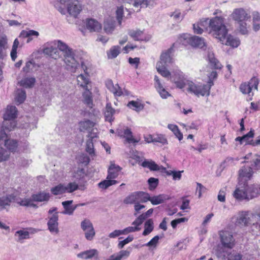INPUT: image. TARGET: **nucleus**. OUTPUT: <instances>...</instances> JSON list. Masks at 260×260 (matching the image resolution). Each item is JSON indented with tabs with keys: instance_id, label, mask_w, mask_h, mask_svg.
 Here are the masks:
<instances>
[{
	"instance_id": "1",
	"label": "nucleus",
	"mask_w": 260,
	"mask_h": 260,
	"mask_svg": "<svg viewBox=\"0 0 260 260\" xmlns=\"http://www.w3.org/2000/svg\"><path fill=\"white\" fill-rule=\"evenodd\" d=\"M209 32L223 43L228 33L225 24L224 18L222 16H215L209 19Z\"/></svg>"
},
{
	"instance_id": "2",
	"label": "nucleus",
	"mask_w": 260,
	"mask_h": 260,
	"mask_svg": "<svg viewBox=\"0 0 260 260\" xmlns=\"http://www.w3.org/2000/svg\"><path fill=\"white\" fill-rule=\"evenodd\" d=\"M260 194V187L258 189L254 186H249L247 183L240 184L233 193L234 197L238 200H250Z\"/></svg>"
},
{
	"instance_id": "3",
	"label": "nucleus",
	"mask_w": 260,
	"mask_h": 260,
	"mask_svg": "<svg viewBox=\"0 0 260 260\" xmlns=\"http://www.w3.org/2000/svg\"><path fill=\"white\" fill-rule=\"evenodd\" d=\"M232 19L235 21L237 30L242 35L248 33L249 25L246 23L250 20V16L243 8L235 9L231 15Z\"/></svg>"
},
{
	"instance_id": "4",
	"label": "nucleus",
	"mask_w": 260,
	"mask_h": 260,
	"mask_svg": "<svg viewBox=\"0 0 260 260\" xmlns=\"http://www.w3.org/2000/svg\"><path fill=\"white\" fill-rule=\"evenodd\" d=\"M77 85L84 90L82 93L83 102L88 107L92 108L93 104L91 86L88 88V85L91 83L89 76L80 74L77 77Z\"/></svg>"
},
{
	"instance_id": "5",
	"label": "nucleus",
	"mask_w": 260,
	"mask_h": 260,
	"mask_svg": "<svg viewBox=\"0 0 260 260\" xmlns=\"http://www.w3.org/2000/svg\"><path fill=\"white\" fill-rule=\"evenodd\" d=\"M217 77L216 71H212L209 76V80L207 84L197 85L193 82L189 83V90L197 96H209L211 87L214 85L213 80Z\"/></svg>"
},
{
	"instance_id": "6",
	"label": "nucleus",
	"mask_w": 260,
	"mask_h": 260,
	"mask_svg": "<svg viewBox=\"0 0 260 260\" xmlns=\"http://www.w3.org/2000/svg\"><path fill=\"white\" fill-rule=\"evenodd\" d=\"M51 44H53L56 48L58 49L59 51L64 56V61L66 65L71 69H75L77 67V62H76L74 56L72 49L64 43L60 41H54L52 42Z\"/></svg>"
},
{
	"instance_id": "7",
	"label": "nucleus",
	"mask_w": 260,
	"mask_h": 260,
	"mask_svg": "<svg viewBox=\"0 0 260 260\" xmlns=\"http://www.w3.org/2000/svg\"><path fill=\"white\" fill-rule=\"evenodd\" d=\"M17 116V110L15 106H8L3 115L4 121L1 129H6L8 131H12L16 126L14 119Z\"/></svg>"
},
{
	"instance_id": "8",
	"label": "nucleus",
	"mask_w": 260,
	"mask_h": 260,
	"mask_svg": "<svg viewBox=\"0 0 260 260\" xmlns=\"http://www.w3.org/2000/svg\"><path fill=\"white\" fill-rule=\"evenodd\" d=\"M171 80L172 82L175 83L177 88H179L180 89L183 88L185 86V85L187 84L188 91L191 92L189 90V83L191 82V81L187 80L186 78L185 77V76L183 74V73L180 71H179L178 72H176V73H174L173 75L171 77Z\"/></svg>"
},
{
	"instance_id": "9",
	"label": "nucleus",
	"mask_w": 260,
	"mask_h": 260,
	"mask_svg": "<svg viewBox=\"0 0 260 260\" xmlns=\"http://www.w3.org/2000/svg\"><path fill=\"white\" fill-rule=\"evenodd\" d=\"M183 38L184 42L183 44L186 43L188 45L196 48H203L206 46L204 39L196 36H191L190 35H183Z\"/></svg>"
},
{
	"instance_id": "10",
	"label": "nucleus",
	"mask_w": 260,
	"mask_h": 260,
	"mask_svg": "<svg viewBox=\"0 0 260 260\" xmlns=\"http://www.w3.org/2000/svg\"><path fill=\"white\" fill-rule=\"evenodd\" d=\"M9 132L6 129H0V143H4L7 148L13 151L16 149L17 143L15 140L8 138V133Z\"/></svg>"
},
{
	"instance_id": "11",
	"label": "nucleus",
	"mask_w": 260,
	"mask_h": 260,
	"mask_svg": "<svg viewBox=\"0 0 260 260\" xmlns=\"http://www.w3.org/2000/svg\"><path fill=\"white\" fill-rule=\"evenodd\" d=\"M253 171L251 167L243 166L238 171V181L240 184L247 183L253 176Z\"/></svg>"
},
{
	"instance_id": "12",
	"label": "nucleus",
	"mask_w": 260,
	"mask_h": 260,
	"mask_svg": "<svg viewBox=\"0 0 260 260\" xmlns=\"http://www.w3.org/2000/svg\"><path fill=\"white\" fill-rule=\"evenodd\" d=\"M259 80L256 77H253L248 82H243L240 86V90L243 94H249L252 89L257 90Z\"/></svg>"
},
{
	"instance_id": "13",
	"label": "nucleus",
	"mask_w": 260,
	"mask_h": 260,
	"mask_svg": "<svg viewBox=\"0 0 260 260\" xmlns=\"http://www.w3.org/2000/svg\"><path fill=\"white\" fill-rule=\"evenodd\" d=\"M81 229L85 233V237L87 240L93 239L95 233L92 223L89 219H85L81 222Z\"/></svg>"
},
{
	"instance_id": "14",
	"label": "nucleus",
	"mask_w": 260,
	"mask_h": 260,
	"mask_svg": "<svg viewBox=\"0 0 260 260\" xmlns=\"http://www.w3.org/2000/svg\"><path fill=\"white\" fill-rule=\"evenodd\" d=\"M175 44H173L168 49L162 52L160 56V60L157 63H161L164 65H168L174 62L173 56L174 51Z\"/></svg>"
},
{
	"instance_id": "15",
	"label": "nucleus",
	"mask_w": 260,
	"mask_h": 260,
	"mask_svg": "<svg viewBox=\"0 0 260 260\" xmlns=\"http://www.w3.org/2000/svg\"><path fill=\"white\" fill-rule=\"evenodd\" d=\"M221 242L224 247L233 248L235 244V240L232 234L228 231H223L220 234Z\"/></svg>"
},
{
	"instance_id": "16",
	"label": "nucleus",
	"mask_w": 260,
	"mask_h": 260,
	"mask_svg": "<svg viewBox=\"0 0 260 260\" xmlns=\"http://www.w3.org/2000/svg\"><path fill=\"white\" fill-rule=\"evenodd\" d=\"M116 133L117 135L121 138H125L128 143H136L139 142L140 139L137 140L133 137L131 129L126 127L124 129H118Z\"/></svg>"
},
{
	"instance_id": "17",
	"label": "nucleus",
	"mask_w": 260,
	"mask_h": 260,
	"mask_svg": "<svg viewBox=\"0 0 260 260\" xmlns=\"http://www.w3.org/2000/svg\"><path fill=\"white\" fill-rule=\"evenodd\" d=\"M128 35L134 40L141 42H147L149 40L150 37L146 36L143 30L140 29H129L128 31Z\"/></svg>"
},
{
	"instance_id": "18",
	"label": "nucleus",
	"mask_w": 260,
	"mask_h": 260,
	"mask_svg": "<svg viewBox=\"0 0 260 260\" xmlns=\"http://www.w3.org/2000/svg\"><path fill=\"white\" fill-rule=\"evenodd\" d=\"M246 161L251 165V167L255 170H260V155L249 153L244 157Z\"/></svg>"
},
{
	"instance_id": "19",
	"label": "nucleus",
	"mask_w": 260,
	"mask_h": 260,
	"mask_svg": "<svg viewBox=\"0 0 260 260\" xmlns=\"http://www.w3.org/2000/svg\"><path fill=\"white\" fill-rule=\"evenodd\" d=\"M57 209L56 208H52L50 210V214L53 213L51 217H50V232L57 234L58 233V212H56Z\"/></svg>"
},
{
	"instance_id": "20",
	"label": "nucleus",
	"mask_w": 260,
	"mask_h": 260,
	"mask_svg": "<svg viewBox=\"0 0 260 260\" xmlns=\"http://www.w3.org/2000/svg\"><path fill=\"white\" fill-rule=\"evenodd\" d=\"M67 9L70 15L77 17L82 10V6L78 1L74 0L68 4Z\"/></svg>"
},
{
	"instance_id": "21",
	"label": "nucleus",
	"mask_w": 260,
	"mask_h": 260,
	"mask_svg": "<svg viewBox=\"0 0 260 260\" xmlns=\"http://www.w3.org/2000/svg\"><path fill=\"white\" fill-rule=\"evenodd\" d=\"M154 80L155 88L162 99H166L171 96V94L164 87L157 76H155Z\"/></svg>"
},
{
	"instance_id": "22",
	"label": "nucleus",
	"mask_w": 260,
	"mask_h": 260,
	"mask_svg": "<svg viewBox=\"0 0 260 260\" xmlns=\"http://www.w3.org/2000/svg\"><path fill=\"white\" fill-rule=\"evenodd\" d=\"M105 85L106 87L110 91L113 93L115 96H120L123 94L121 88L118 84L114 85L112 80H107L105 82Z\"/></svg>"
},
{
	"instance_id": "23",
	"label": "nucleus",
	"mask_w": 260,
	"mask_h": 260,
	"mask_svg": "<svg viewBox=\"0 0 260 260\" xmlns=\"http://www.w3.org/2000/svg\"><path fill=\"white\" fill-rule=\"evenodd\" d=\"M84 23L85 24L86 28L90 32H99L102 29L101 24L94 19H86Z\"/></svg>"
},
{
	"instance_id": "24",
	"label": "nucleus",
	"mask_w": 260,
	"mask_h": 260,
	"mask_svg": "<svg viewBox=\"0 0 260 260\" xmlns=\"http://www.w3.org/2000/svg\"><path fill=\"white\" fill-rule=\"evenodd\" d=\"M37 231L32 228L29 229L28 230H19L15 233V237L18 242H22L24 239L29 238V235L36 233Z\"/></svg>"
},
{
	"instance_id": "25",
	"label": "nucleus",
	"mask_w": 260,
	"mask_h": 260,
	"mask_svg": "<svg viewBox=\"0 0 260 260\" xmlns=\"http://www.w3.org/2000/svg\"><path fill=\"white\" fill-rule=\"evenodd\" d=\"M209 19L201 20L197 23L193 24V28L195 34H202L204 30L209 29Z\"/></svg>"
},
{
	"instance_id": "26",
	"label": "nucleus",
	"mask_w": 260,
	"mask_h": 260,
	"mask_svg": "<svg viewBox=\"0 0 260 260\" xmlns=\"http://www.w3.org/2000/svg\"><path fill=\"white\" fill-rule=\"evenodd\" d=\"M39 36L38 31L32 29H25L21 31L19 35L20 38H27V43H30L35 38H38Z\"/></svg>"
},
{
	"instance_id": "27",
	"label": "nucleus",
	"mask_w": 260,
	"mask_h": 260,
	"mask_svg": "<svg viewBox=\"0 0 260 260\" xmlns=\"http://www.w3.org/2000/svg\"><path fill=\"white\" fill-rule=\"evenodd\" d=\"M121 170V168L114 164H111L108 171V175L107 179H112L114 180L119 175V172Z\"/></svg>"
},
{
	"instance_id": "28",
	"label": "nucleus",
	"mask_w": 260,
	"mask_h": 260,
	"mask_svg": "<svg viewBox=\"0 0 260 260\" xmlns=\"http://www.w3.org/2000/svg\"><path fill=\"white\" fill-rule=\"evenodd\" d=\"M98 251L96 249H92L81 252L77 254V257L82 259H90L94 256H98Z\"/></svg>"
},
{
	"instance_id": "29",
	"label": "nucleus",
	"mask_w": 260,
	"mask_h": 260,
	"mask_svg": "<svg viewBox=\"0 0 260 260\" xmlns=\"http://www.w3.org/2000/svg\"><path fill=\"white\" fill-rule=\"evenodd\" d=\"M115 113V110L112 108V104L108 103L106 104L105 112V117L106 121L112 122L114 120L113 115Z\"/></svg>"
},
{
	"instance_id": "30",
	"label": "nucleus",
	"mask_w": 260,
	"mask_h": 260,
	"mask_svg": "<svg viewBox=\"0 0 260 260\" xmlns=\"http://www.w3.org/2000/svg\"><path fill=\"white\" fill-rule=\"evenodd\" d=\"M240 42L238 39L231 35H227L225 41L222 44H225L226 46H230L233 48H236L240 45Z\"/></svg>"
},
{
	"instance_id": "31",
	"label": "nucleus",
	"mask_w": 260,
	"mask_h": 260,
	"mask_svg": "<svg viewBox=\"0 0 260 260\" xmlns=\"http://www.w3.org/2000/svg\"><path fill=\"white\" fill-rule=\"evenodd\" d=\"M15 201V196L13 194H9L0 198V208L3 209L6 206H9L11 203Z\"/></svg>"
},
{
	"instance_id": "32",
	"label": "nucleus",
	"mask_w": 260,
	"mask_h": 260,
	"mask_svg": "<svg viewBox=\"0 0 260 260\" xmlns=\"http://www.w3.org/2000/svg\"><path fill=\"white\" fill-rule=\"evenodd\" d=\"M131 252L127 250H122L116 255L112 254L106 260H121L127 258L130 255Z\"/></svg>"
},
{
	"instance_id": "33",
	"label": "nucleus",
	"mask_w": 260,
	"mask_h": 260,
	"mask_svg": "<svg viewBox=\"0 0 260 260\" xmlns=\"http://www.w3.org/2000/svg\"><path fill=\"white\" fill-rule=\"evenodd\" d=\"M168 65L162 64L161 63H157L156 68L157 71L162 77L165 78H170L172 77L170 72L167 69Z\"/></svg>"
},
{
	"instance_id": "34",
	"label": "nucleus",
	"mask_w": 260,
	"mask_h": 260,
	"mask_svg": "<svg viewBox=\"0 0 260 260\" xmlns=\"http://www.w3.org/2000/svg\"><path fill=\"white\" fill-rule=\"evenodd\" d=\"M95 123L92 121L87 119L80 121L79 123V129L81 132L89 131L94 126Z\"/></svg>"
},
{
	"instance_id": "35",
	"label": "nucleus",
	"mask_w": 260,
	"mask_h": 260,
	"mask_svg": "<svg viewBox=\"0 0 260 260\" xmlns=\"http://www.w3.org/2000/svg\"><path fill=\"white\" fill-rule=\"evenodd\" d=\"M248 211L240 212L239 217L237 219L236 224L244 226L247 225L249 220V218L248 217Z\"/></svg>"
},
{
	"instance_id": "36",
	"label": "nucleus",
	"mask_w": 260,
	"mask_h": 260,
	"mask_svg": "<svg viewBox=\"0 0 260 260\" xmlns=\"http://www.w3.org/2000/svg\"><path fill=\"white\" fill-rule=\"evenodd\" d=\"M127 106L139 112L141 110H142L144 108V105L143 104H142L140 100L138 99L137 101H129L127 104Z\"/></svg>"
},
{
	"instance_id": "37",
	"label": "nucleus",
	"mask_w": 260,
	"mask_h": 260,
	"mask_svg": "<svg viewBox=\"0 0 260 260\" xmlns=\"http://www.w3.org/2000/svg\"><path fill=\"white\" fill-rule=\"evenodd\" d=\"M168 199L169 198L166 195L160 194L152 197L150 196L149 201L152 205H156L164 203L165 201Z\"/></svg>"
},
{
	"instance_id": "38",
	"label": "nucleus",
	"mask_w": 260,
	"mask_h": 260,
	"mask_svg": "<svg viewBox=\"0 0 260 260\" xmlns=\"http://www.w3.org/2000/svg\"><path fill=\"white\" fill-rule=\"evenodd\" d=\"M36 82V79L34 77H27L22 79L19 82L21 86L25 88L32 87Z\"/></svg>"
},
{
	"instance_id": "39",
	"label": "nucleus",
	"mask_w": 260,
	"mask_h": 260,
	"mask_svg": "<svg viewBox=\"0 0 260 260\" xmlns=\"http://www.w3.org/2000/svg\"><path fill=\"white\" fill-rule=\"evenodd\" d=\"M120 47L117 46H112L109 50L107 52V55L109 59L116 58L120 53Z\"/></svg>"
},
{
	"instance_id": "40",
	"label": "nucleus",
	"mask_w": 260,
	"mask_h": 260,
	"mask_svg": "<svg viewBox=\"0 0 260 260\" xmlns=\"http://www.w3.org/2000/svg\"><path fill=\"white\" fill-rule=\"evenodd\" d=\"M168 128L173 133L174 135L176 138L178 139L179 141H181L183 139V134L177 125L174 124H169L168 125Z\"/></svg>"
},
{
	"instance_id": "41",
	"label": "nucleus",
	"mask_w": 260,
	"mask_h": 260,
	"mask_svg": "<svg viewBox=\"0 0 260 260\" xmlns=\"http://www.w3.org/2000/svg\"><path fill=\"white\" fill-rule=\"evenodd\" d=\"M17 204L22 206L36 207L35 204L33 203L32 198L31 199H18L15 197V201Z\"/></svg>"
},
{
	"instance_id": "42",
	"label": "nucleus",
	"mask_w": 260,
	"mask_h": 260,
	"mask_svg": "<svg viewBox=\"0 0 260 260\" xmlns=\"http://www.w3.org/2000/svg\"><path fill=\"white\" fill-rule=\"evenodd\" d=\"M208 57L209 63L212 68L217 70L221 69L222 66L218 61V60L214 56L213 54H209Z\"/></svg>"
},
{
	"instance_id": "43",
	"label": "nucleus",
	"mask_w": 260,
	"mask_h": 260,
	"mask_svg": "<svg viewBox=\"0 0 260 260\" xmlns=\"http://www.w3.org/2000/svg\"><path fill=\"white\" fill-rule=\"evenodd\" d=\"M141 166L144 168H149L151 171H158L159 170V166L152 160H144L141 164Z\"/></svg>"
},
{
	"instance_id": "44",
	"label": "nucleus",
	"mask_w": 260,
	"mask_h": 260,
	"mask_svg": "<svg viewBox=\"0 0 260 260\" xmlns=\"http://www.w3.org/2000/svg\"><path fill=\"white\" fill-rule=\"evenodd\" d=\"M52 193L54 195H60L66 193L65 185L60 183L51 189Z\"/></svg>"
},
{
	"instance_id": "45",
	"label": "nucleus",
	"mask_w": 260,
	"mask_h": 260,
	"mask_svg": "<svg viewBox=\"0 0 260 260\" xmlns=\"http://www.w3.org/2000/svg\"><path fill=\"white\" fill-rule=\"evenodd\" d=\"M123 203L125 204H133L135 205L138 203L137 192H134L128 196H127L123 200Z\"/></svg>"
},
{
	"instance_id": "46",
	"label": "nucleus",
	"mask_w": 260,
	"mask_h": 260,
	"mask_svg": "<svg viewBox=\"0 0 260 260\" xmlns=\"http://www.w3.org/2000/svg\"><path fill=\"white\" fill-rule=\"evenodd\" d=\"M153 230V222L152 219H149L144 224V230L143 232V235L146 236L149 235Z\"/></svg>"
},
{
	"instance_id": "47",
	"label": "nucleus",
	"mask_w": 260,
	"mask_h": 260,
	"mask_svg": "<svg viewBox=\"0 0 260 260\" xmlns=\"http://www.w3.org/2000/svg\"><path fill=\"white\" fill-rule=\"evenodd\" d=\"M26 98V93L24 90L17 89L16 91L15 101L19 104L22 103Z\"/></svg>"
},
{
	"instance_id": "48",
	"label": "nucleus",
	"mask_w": 260,
	"mask_h": 260,
	"mask_svg": "<svg viewBox=\"0 0 260 260\" xmlns=\"http://www.w3.org/2000/svg\"><path fill=\"white\" fill-rule=\"evenodd\" d=\"M138 203H145L149 201L150 195L143 191H136Z\"/></svg>"
},
{
	"instance_id": "49",
	"label": "nucleus",
	"mask_w": 260,
	"mask_h": 260,
	"mask_svg": "<svg viewBox=\"0 0 260 260\" xmlns=\"http://www.w3.org/2000/svg\"><path fill=\"white\" fill-rule=\"evenodd\" d=\"M117 182V181L115 180L107 179V180H104V181L100 182L98 185L100 188L105 189L111 185L116 184Z\"/></svg>"
},
{
	"instance_id": "50",
	"label": "nucleus",
	"mask_w": 260,
	"mask_h": 260,
	"mask_svg": "<svg viewBox=\"0 0 260 260\" xmlns=\"http://www.w3.org/2000/svg\"><path fill=\"white\" fill-rule=\"evenodd\" d=\"M72 203V200L62 202V205L64 209V211L63 212V213L68 214L70 215L73 214L75 210V208H73L71 206Z\"/></svg>"
},
{
	"instance_id": "51",
	"label": "nucleus",
	"mask_w": 260,
	"mask_h": 260,
	"mask_svg": "<svg viewBox=\"0 0 260 260\" xmlns=\"http://www.w3.org/2000/svg\"><path fill=\"white\" fill-rule=\"evenodd\" d=\"M53 44H51L50 47V57L54 59H57L61 56L62 54H61L56 47L53 48Z\"/></svg>"
},
{
	"instance_id": "52",
	"label": "nucleus",
	"mask_w": 260,
	"mask_h": 260,
	"mask_svg": "<svg viewBox=\"0 0 260 260\" xmlns=\"http://www.w3.org/2000/svg\"><path fill=\"white\" fill-rule=\"evenodd\" d=\"M48 194L44 192H41L38 194H33L31 197L33 202H43L48 199Z\"/></svg>"
},
{
	"instance_id": "53",
	"label": "nucleus",
	"mask_w": 260,
	"mask_h": 260,
	"mask_svg": "<svg viewBox=\"0 0 260 260\" xmlns=\"http://www.w3.org/2000/svg\"><path fill=\"white\" fill-rule=\"evenodd\" d=\"M19 44V42L17 39H16L12 46V48L11 51V57L12 60L15 61L16 58H17V49L18 48V45Z\"/></svg>"
},
{
	"instance_id": "54",
	"label": "nucleus",
	"mask_w": 260,
	"mask_h": 260,
	"mask_svg": "<svg viewBox=\"0 0 260 260\" xmlns=\"http://www.w3.org/2000/svg\"><path fill=\"white\" fill-rule=\"evenodd\" d=\"M88 137H90L91 139L90 140L87 141L86 146V151L90 155H92V154H94L93 144L92 140V139L94 137L91 136L90 135H89Z\"/></svg>"
},
{
	"instance_id": "55",
	"label": "nucleus",
	"mask_w": 260,
	"mask_h": 260,
	"mask_svg": "<svg viewBox=\"0 0 260 260\" xmlns=\"http://www.w3.org/2000/svg\"><path fill=\"white\" fill-rule=\"evenodd\" d=\"M37 65L33 60H30L25 63V66L23 68V71L25 73H29L33 71L34 69L36 70Z\"/></svg>"
},
{
	"instance_id": "56",
	"label": "nucleus",
	"mask_w": 260,
	"mask_h": 260,
	"mask_svg": "<svg viewBox=\"0 0 260 260\" xmlns=\"http://www.w3.org/2000/svg\"><path fill=\"white\" fill-rule=\"evenodd\" d=\"M79 188L78 184L75 182H70L66 186L65 185L67 193H72L77 190Z\"/></svg>"
},
{
	"instance_id": "57",
	"label": "nucleus",
	"mask_w": 260,
	"mask_h": 260,
	"mask_svg": "<svg viewBox=\"0 0 260 260\" xmlns=\"http://www.w3.org/2000/svg\"><path fill=\"white\" fill-rule=\"evenodd\" d=\"M149 189L150 190L155 189L158 184V179L153 177L150 178L148 180Z\"/></svg>"
},
{
	"instance_id": "58",
	"label": "nucleus",
	"mask_w": 260,
	"mask_h": 260,
	"mask_svg": "<svg viewBox=\"0 0 260 260\" xmlns=\"http://www.w3.org/2000/svg\"><path fill=\"white\" fill-rule=\"evenodd\" d=\"M10 156V152L4 148L0 147V162L6 161Z\"/></svg>"
},
{
	"instance_id": "59",
	"label": "nucleus",
	"mask_w": 260,
	"mask_h": 260,
	"mask_svg": "<svg viewBox=\"0 0 260 260\" xmlns=\"http://www.w3.org/2000/svg\"><path fill=\"white\" fill-rule=\"evenodd\" d=\"M145 219L146 215H144V214H142L138 217H137L134 221L133 222L132 225H134V226H137L138 228H139V226L142 224Z\"/></svg>"
},
{
	"instance_id": "60",
	"label": "nucleus",
	"mask_w": 260,
	"mask_h": 260,
	"mask_svg": "<svg viewBox=\"0 0 260 260\" xmlns=\"http://www.w3.org/2000/svg\"><path fill=\"white\" fill-rule=\"evenodd\" d=\"M116 18L119 25H121L123 15V7H118L116 12Z\"/></svg>"
},
{
	"instance_id": "61",
	"label": "nucleus",
	"mask_w": 260,
	"mask_h": 260,
	"mask_svg": "<svg viewBox=\"0 0 260 260\" xmlns=\"http://www.w3.org/2000/svg\"><path fill=\"white\" fill-rule=\"evenodd\" d=\"M154 142L160 143L163 145L168 143L167 139L165 138L164 135L161 134L158 135L156 137L154 138Z\"/></svg>"
},
{
	"instance_id": "62",
	"label": "nucleus",
	"mask_w": 260,
	"mask_h": 260,
	"mask_svg": "<svg viewBox=\"0 0 260 260\" xmlns=\"http://www.w3.org/2000/svg\"><path fill=\"white\" fill-rule=\"evenodd\" d=\"M170 16L176 20H182L183 18V16L179 10H176L170 15Z\"/></svg>"
},
{
	"instance_id": "63",
	"label": "nucleus",
	"mask_w": 260,
	"mask_h": 260,
	"mask_svg": "<svg viewBox=\"0 0 260 260\" xmlns=\"http://www.w3.org/2000/svg\"><path fill=\"white\" fill-rule=\"evenodd\" d=\"M242 256L236 252L231 253L228 255V260H242Z\"/></svg>"
},
{
	"instance_id": "64",
	"label": "nucleus",
	"mask_w": 260,
	"mask_h": 260,
	"mask_svg": "<svg viewBox=\"0 0 260 260\" xmlns=\"http://www.w3.org/2000/svg\"><path fill=\"white\" fill-rule=\"evenodd\" d=\"M133 237L128 236L126 239L119 242L118 247L119 248H122L124 246L133 240Z\"/></svg>"
}]
</instances>
